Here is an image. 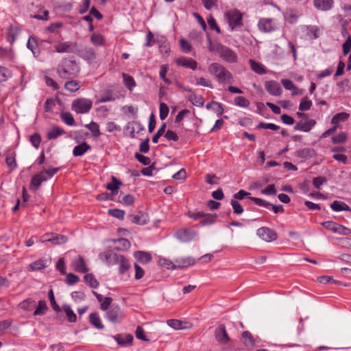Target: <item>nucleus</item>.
<instances>
[{
  "label": "nucleus",
  "instance_id": "obj_1",
  "mask_svg": "<svg viewBox=\"0 0 351 351\" xmlns=\"http://www.w3.org/2000/svg\"><path fill=\"white\" fill-rule=\"evenodd\" d=\"M99 257L109 266L117 265L120 274H125L131 268L130 263L125 256L111 250L100 253Z\"/></svg>",
  "mask_w": 351,
  "mask_h": 351
},
{
  "label": "nucleus",
  "instance_id": "obj_2",
  "mask_svg": "<svg viewBox=\"0 0 351 351\" xmlns=\"http://www.w3.org/2000/svg\"><path fill=\"white\" fill-rule=\"evenodd\" d=\"M60 169V167H47V168H45L40 172L35 174L31 179L29 189L33 191H38L42 183L52 178Z\"/></svg>",
  "mask_w": 351,
  "mask_h": 351
},
{
  "label": "nucleus",
  "instance_id": "obj_3",
  "mask_svg": "<svg viewBox=\"0 0 351 351\" xmlns=\"http://www.w3.org/2000/svg\"><path fill=\"white\" fill-rule=\"evenodd\" d=\"M208 72L215 76L219 84L232 83L233 76L222 64L214 62L208 66Z\"/></svg>",
  "mask_w": 351,
  "mask_h": 351
},
{
  "label": "nucleus",
  "instance_id": "obj_4",
  "mask_svg": "<svg viewBox=\"0 0 351 351\" xmlns=\"http://www.w3.org/2000/svg\"><path fill=\"white\" fill-rule=\"evenodd\" d=\"M80 67L75 60L65 59L57 67V73L62 79H68L76 76Z\"/></svg>",
  "mask_w": 351,
  "mask_h": 351
},
{
  "label": "nucleus",
  "instance_id": "obj_5",
  "mask_svg": "<svg viewBox=\"0 0 351 351\" xmlns=\"http://www.w3.org/2000/svg\"><path fill=\"white\" fill-rule=\"evenodd\" d=\"M93 106L91 100L86 98H80L72 103V109L77 114H85L90 111Z\"/></svg>",
  "mask_w": 351,
  "mask_h": 351
},
{
  "label": "nucleus",
  "instance_id": "obj_6",
  "mask_svg": "<svg viewBox=\"0 0 351 351\" xmlns=\"http://www.w3.org/2000/svg\"><path fill=\"white\" fill-rule=\"evenodd\" d=\"M258 30L263 33H271L278 29L276 20L271 18H261L258 22Z\"/></svg>",
  "mask_w": 351,
  "mask_h": 351
},
{
  "label": "nucleus",
  "instance_id": "obj_7",
  "mask_svg": "<svg viewBox=\"0 0 351 351\" xmlns=\"http://www.w3.org/2000/svg\"><path fill=\"white\" fill-rule=\"evenodd\" d=\"M229 27L232 31L235 27L242 25V14L237 9L230 10L226 14Z\"/></svg>",
  "mask_w": 351,
  "mask_h": 351
},
{
  "label": "nucleus",
  "instance_id": "obj_8",
  "mask_svg": "<svg viewBox=\"0 0 351 351\" xmlns=\"http://www.w3.org/2000/svg\"><path fill=\"white\" fill-rule=\"evenodd\" d=\"M257 236L263 241L270 243L274 241L278 238L276 232L268 227H261L256 231Z\"/></svg>",
  "mask_w": 351,
  "mask_h": 351
},
{
  "label": "nucleus",
  "instance_id": "obj_9",
  "mask_svg": "<svg viewBox=\"0 0 351 351\" xmlns=\"http://www.w3.org/2000/svg\"><path fill=\"white\" fill-rule=\"evenodd\" d=\"M106 318L112 323H119L123 317L120 306H113L106 311Z\"/></svg>",
  "mask_w": 351,
  "mask_h": 351
},
{
  "label": "nucleus",
  "instance_id": "obj_10",
  "mask_svg": "<svg viewBox=\"0 0 351 351\" xmlns=\"http://www.w3.org/2000/svg\"><path fill=\"white\" fill-rule=\"evenodd\" d=\"M302 15V12L295 8H287L283 12L284 20L289 24L296 23Z\"/></svg>",
  "mask_w": 351,
  "mask_h": 351
},
{
  "label": "nucleus",
  "instance_id": "obj_11",
  "mask_svg": "<svg viewBox=\"0 0 351 351\" xmlns=\"http://www.w3.org/2000/svg\"><path fill=\"white\" fill-rule=\"evenodd\" d=\"M67 238L64 235H59L55 233H47L42 236L40 239L41 243L51 242L55 245L66 243Z\"/></svg>",
  "mask_w": 351,
  "mask_h": 351
},
{
  "label": "nucleus",
  "instance_id": "obj_12",
  "mask_svg": "<svg viewBox=\"0 0 351 351\" xmlns=\"http://www.w3.org/2000/svg\"><path fill=\"white\" fill-rule=\"evenodd\" d=\"M265 88L271 95L280 96L282 89L280 84L274 80H269L265 83Z\"/></svg>",
  "mask_w": 351,
  "mask_h": 351
},
{
  "label": "nucleus",
  "instance_id": "obj_13",
  "mask_svg": "<svg viewBox=\"0 0 351 351\" xmlns=\"http://www.w3.org/2000/svg\"><path fill=\"white\" fill-rule=\"evenodd\" d=\"M219 55L223 60L230 63H234L237 60V56L235 52L226 46H223Z\"/></svg>",
  "mask_w": 351,
  "mask_h": 351
},
{
  "label": "nucleus",
  "instance_id": "obj_14",
  "mask_svg": "<svg viewBox=\"0 0 351 351\" xmlns=\"http://www.w3.org/2000/svg\"><path fill=\"white\" fill-rule=\"evenodd\" d=\"M73 269L79 273L85 274L88 271V267L82 256H79L72 261Z\"/></svg>",
  "mask_w": 351,
  "mask_h": 351
},
{
  "label": "nucleus",
  "instance_id": "obj_15",
  "mask_svg": "<svg viewBox=\"0 0 351 351\" xmlns=\"http://www.w3.org/2000/svg\"><path fill=\"white\" fill-rule=\"evenodd\" d=\"M76 44L72 42L60 43L55 46V51L57 53H72L73 52Z\"/></svg>",
  "mask_w": 351,
  "mask_h": 351
},
{
  "label": "nucleus",
  "instance_id": "obj_16",
  "mask_svg": "<svg viewBox=\"0 0 351 351\" xmlns=\"http://www.w3.org/2000/svg\"><path fill=\"white\" fill-rule=\"evenodd\" d=\"M315 8L319 10L327 12L334 6L333 0H313Z\"/></svg>",
  "mask_w": 351,
  "mask_h": 351
},
{
  "label": "nucleus",
  "instance_id": "obj_17",
  "mask_svg": "<svg viewBox=\"0 0 351 351\" xmlns=\"http://www.w3.org/2000/svg\"><path fill=\"white\" fill-rule=\"evenodd\" d=\"M129 217L132 223L137 225H145L149 222L148 215L141 211L136 215H131Z\"/></svg>",
  "mask_w": 351,
  "mask_h": 351
},
{
  "label": "nucleus",
  "instance_id": "obj_18",
  "mask_svg": "<svg viewBox=\"0 0 351 351\" xmlns=\"http://www.w3.org/2000/svg\"><path fill=\"white\" fill-rule=\"evenodd\" d=\"M215 334L216 339L221 343H226L230 341L226 326L223 324L219 326V327L215 330Z\"/></svg>",
  "mask_w": 351,
  "mask_h": 351
},
{
  "label": "nucleus",
  "instance_id": "obj_19",
  "mask_svg": "<svg viewBox=\"0 0 351 351\" xmlns=\"http://www.w3.org/2000/svg\"><path fill=\"white\" fill-rule=\"evenodd\" d=\"M315 123L316 122L313 119H307L304 121H300L295 125L294 130L308 132L312 129Z\"/></svg>",
  "mask_w": 351,
  "mask_h": 351
},
{
  "label": "nucleus",
  "instance_id": "obj_20",
  "mask_svg": "<svg viewBox=\"0 0 351 351\" xmlns=\"http://www.w3.org/2000/svg\"><path fill=\"white\" fill-rule=\"evenodd\" d=\"M176 64L178 66L195 70L197 68V63L195 60L190 58L181 57L176 60Z\"/></svg>",
  "mask_w": 351,
  "mask_h": 351
},
{
  "label": "nucleus",
  "instance_id": "obj_21",
  "mask_svg": "<svg viewBox=\"0 0 351 351\" xmlns=\"http://www.w3.org/2000/svg\"><path fill=\"white\" fill-rule=\"evenodd\" d=\"M175 269L177 267H187L193 266L195 263V260L190 256L188 257H180L175 260Z\"/></svg>",
  "mask_w": 351,
  "mask_h": 351
},
{
  "label": "nucleus",
  "instance_id": "obj_22",
  "mask_svg": "<svg viewBox=\"0 0 351 351\" xmlns=\"http://www.w3.org/2000/svg\"><path fill=\"white\" fill-rule=\"evenodd\" d=\"M249 64L251 69L258 75H264L267 73L265 66L252 59H250Z\"/></svg>",
  "mask_w": 351,
  "mask_h": 351
},
{
  "label": "nucleus",
  "instance_id": "obj_23",
  "mask_svg": "<svg viewBox=\"0 0 351 351\" xmlns=\"http://www.w3.org/2000/svg\"><path fill=\"white\" fill-rule=\"evenodd\" d=\"M207 44L208 50L210 52L217 53L218 54L220 53L222 48L224 46L217 41L213 42L209 36H207Z\"/></svg>",
  "mask_w": 351,
  "mask_h": 351
},
{
  "label": "nucleus",
  "instance_id": "obj_24",
  "mask_svg": "<svg viewBox=\"0 0 351 351\" xmlns=\"http://www.w3.org/2000/svg\"><path fill=\"white\" fill-rule=\"evenodd\" d=\"M330 208L333 211H351L350 206L343 202L335 200L330 204Z\"/></svg>",
  "mask_w": 351,
  "mask_h": 351
},
{
  "label": "nucleus",
  "instance_id": "obj_25",
  "mask_svg": "<svg viewBox=\"0 0 351 351\" xmlns=\"http://www.w3.org/2000/svg\"><path fill=\"white\" fill-rule=\"evenodd\" d=\"M167 323L169 326L175 330H182L190 328V326H186L188 324L187 322L178 319H169Z\"/></svg>",
  "mask_w": 351,
  "mask_h": 351
},
{
  "label": "nucleus",
  "instance_id": "obj_26",
  "mask_svg": "<svg viewBox=\"0 0 351 351\" xmlns=\"http://www.w3.org/2000/svg\"><path fill=\"white\" fill-rule=\"evenodd\" d=\"M27 47L32 52L34 57H37L39 55L40 51L38 48V44L36 38L29 36L27 43Z\"/></svg>",
  "mask_w": 351,
  "mask_h": 351
},
{
  "label": "nucleus",
  "instance_id": "obj_27",
  "mask_svg": "<svg viewBox=\"0 0 351 351\" xmlns=\"http://www.w3.org/2000/svg\"><path fill=\"white\" fill-rule=\"evenodd\" d=\"M176 237L182 242H187L193 239L191 232L186 229L177 231L176 233Z\"/></svg>",
  "mask_w": 351,
  "mask_h": 351
},
{
  "label": "nucleus",
  "instance_id": "obj_28",
  "mask_svg": "<svg viewBox=\"0 0 351 351\" xmlns=\"http://www.w3.org/2000/svg\"><path fill=\"white\" fill-rule=\"evenodd\" d=\"M206 108L207 110H213L217 113L218 117H220L223 112V105L217 101H212L208 103L206 105Z\"/></svg>",
  "mask_w": 351,
  "mask_h": 351
},
{
  "label": "nucleus",
  "instance_id": "obj_29",
  "mask_svg": "<svg viewBox=\"0 0 351 351\" xmlns=\"http://www.w3.org/2000/svg\"><path fill=\"white\" fill-rule=\"evenodd\" d=\"M134 257L137 261L139 262L146 264L151 261L152 260V256L149 253L143 252V251H138L134 254Z\"/></svg>",
  "mask_w": 351,
  "mask_h": 351
},
{
  "label": "nucleus",
  "instance_id": "obj_30",
  "mask_svg": "<svg viewBox=\"0 0 351 351\" xmlns=\"http://www.w3.org/2000/svg\"><path fill=\"white\" fill-rule=\"evenodd\" d=\"M64 133L65 132L62 128L58 126H53L51 130L48 131L47 138L48 139H56Z\"/></svg>",
  "mask_w": 351,
  "mask_h": 351
},
{
  "label": "nucleus",
  "instance_id": "obj_31",
  "mask_svg": "<svg viewBox=\"0 0 351 351\" xmlns=\"http://www.w3.org/2000/svg\"><path fill=\"white\" fill-rule=\"evenodd\" d=\"M89 322L97 329H103L104 327L101 322L100 317L97 313H92L89 315Z\"/></svg>",
  "mask_w": 351,
  "mask_h": 351
},
{
  "label": "nucleus",
  "instance_id": "obj_32",
  "mask_svg": "<svg viewBox=\"0 0 351 351\" xmlns=\"http://www.w3.org/2000/svg\"><path fill=\"white\" fill-rule=\"evenodd\" d=\"M114 339L117 341L118 344L121 346H125L127 344H131L133 341V336L132 335H126L122 337L119 335L114 337Z\"/></svg>",
  "mask_w": 351,
  "mask_h": 351
},
{
  "label": "nucleus",
  "instance_id": "obj_33",
  "mask_svg": "<svg viewBox=\"0 0 351 351\" xmlns=\"http://www.w3.org/2000/svg\"><path fill=\"white\" fill-rule=\"evenodd\" d=\"M306 36L311 39H316L319 37V28L315 25H306Z\"/></svg>",
  "mask_w": 351,
  "mask_h": 351
},
{
  "label": "nucleus",
  "instance_id": "obj_34",
  "mask_svg": "<svg viewBox=\"0 0 351 351\" xmlns=\"http://www.w3.org/2000/svg\"><path fill=\"white\" fill-rule=\"evenodd\" d=\"M48 310L47 303L44 300H40L38 303V306L34 312V315H43Z\"/></svg>",
  "mask_w": 351,
  "mask_h": 351
},
{
  "label": "nucleus",
  "instance_id": "obj_35",
  "mask_svg": "<svg viewBox=\"0 0 351 351\" xmlns=\"http://www.w3.org/2000/svg\"><path fill=\"white\" fill-rule=\"evenodd\" d=\"M189 100L194 105L198 107H202L204 104V100L200 95L192 93L188 97Z\"/></svg>",
  "mask_w": 351,
  "mask_h": 351
},
{
  "label": "nucleus",
  "instance_id": "obj_36",
  "mask_svg": "<svg viewBox=\"0 0 351 351\" xmlns=\"http://www.w3.org/2000/svg\"><path fill=\"white\" fill-rule=\"evenodd\" d=\"M349 116V114L346 112L337 113L332 118L331 123L338 125L339 122L346 121Z\"/></svg>",
  "mask_w": 351,
  "mask_h": 351
},
{
  "label": "nucleus",
  "instance_id": "obj_37",
  "mask_svg": "<svg viewBox=\"0 0 351 351\" xmlns=\"http://www.w3.org/2000/svg\"><path fill=\"white\" fill-rule=\"evenodd\" d=\"M84 280L86 283L92 288L96 289L99 286L98 281L92 274H86L84 277Z\"/></svg>",
  "mask_w": 351,
  "mask_h": 351
},
{
  "label": "nucleus",
  "instance_id": "obj_38",
  "mask_svg": "<svg viewBox=\"0 0 351 351\" xmlns=\"http://www.w3.org/2000/svg\"><path fill=\"white\" fill-rule=\"evenodd\" d=\"M63 310L70 322H75L77 316L69 305H64Z\"/></svg>",
  "mask_w": 351,
  "mask_h": 351
},
{
  "label": "nucleus",
  "instance_id": "obj_39",
  "mask_svg": "<svg viewBox=\"0 0 351 351\" xmlns=\"http://www.w3.org/2000/svg\"><path fill=\"white\" fill-rule=\"evenodd\" d=\"M216 217L217 215L205 213V216L201 219L200 224L202 226L213 224L215 222Z\"/></svg>",
  "mask_w": 351,
  "mask_h": 351
},
{
  "label": "nucleus",
  "instance_id": "obj_40",
  "mask_svg": "<svg viewBox=\"0 0 351 351\" xmlns=\"http://www.w3.org/2000/svg\"><path fill=\"white\" fill-rule=\"evenodd\" d=\"M123 78V82L125 86L130 90H132L134 87L136 86V82L132 76L128 75L125 73L122 74Z\"/></svg>",
  "mask_w": 351,
  "mask_h": 351
},
{
  "label": "nucleus",
  "instance_id": "obj_41",
  "mask_svg": "<svg viewBox=\"0 0 351 351\" xmlns=\"http://www.w3.org/2000/svg\"><path fill=\"white\" fill-rule=\"evenodd\" d=\"M35 305V301L32 298L26 299L19 304V307L25 311H31Z\"/></svg>",
  "mask_w": 351,
  "mask_h": 351
},
{
  "label": "nucleus",
  "instance_id": "obj_42",
  "mask_svg": "<svg viewBox=\"0 0 351 351\" xmlns=\"http://www.w3.org/2000/svg\"><path fill=\"white\" fill-rule=\"evenodd\" d=\"M60 117L62 120L69 126H73L75 123L74 118L70 112H62Z\"/></svg>",
  "mask_w": 351,
  "mask_h": 351
},
{
  "label": "nucleus",
  "instance_id": "obj_43",
  "mask_svg": "<svg viewBox=\"0 0 351 351\" xmlns=\"http://www.w3.org/2000/svg\"><path fill=\"white\" fill-rule=\"evenodd\" d=\"M121 182L118 180L114 176L112 177V182L106 184V189L112 192L117 191L121 186Z\"/></svg>",
  "mask_w": 351,
  "mask_h": 351
},
{
  "label": "nucleus",
  "instance_id": "obj_44",
  "mask_svg": "<svg viewBox=\"0 0 351 351\" xmlns=\"http://www.w3.org/2000/svg\"><path fill=\"white\" fill-rule=\"evenodd\" d=\"M79 83L75 80L68 81L64 84V88L67 90L74 93L79 90L80 88Z\"/></svg>",
  "mask_w": 351,
  "mask_h": 351
},
{
  "label": "nucleus",
  "instance_id": "obj_45",
  "mask_svg": "<svg viewBox=\"0 0 351 351\" xmlns=\"http://www.w3.org/2000/svg\"><path fill=\"white\" fill-rule=\"evenodd\" d=\"M12 72L7 68L0 66V83L11 77Z\"/></svg>",
  "mask_w": 351,
  "mask_h": 351
},
{
  "label": "nucleus",
  "instance_id": "obj_46",
  "mask_svg": "<svg viewBox=\"0 0 351 351\" xmlns=\"http://www.w3.org/2000/svg\"><path fill=\"white\" fill-rule=\"evenodd\" d=\"M46 263L44 260L39 259L38 261H36L33 262L32 264L29 265V268L31 270L36 271V270H40L43 269L46 267Z\"/></svg>",
  "mask_w": 351,
  "mask_h": 351
},
{
  "label": "nucleus",
  "instance_id": "obj_47",
  "mask_svg": "<svg viewBox=\"0 0 351 351\" xmlns=\"http://www.w3.org/2000/svg\"><path fill=\"white\" fill-rule=\"evenodd\" d=\"M83 53H84V58L87 60L92 61V60H95L96 58V54H95L94 49L90 47H86L83 50Z\"/></svg>",
  "mask_w": 351,
  "mask_h": 351
},
{
  "label": "nucleus",
  "instance_id": "obj_48",
  "mask_svg": "<svg viewBox=\"0 0 351 351\" xmlns=\"http://www.w3.org/2000/svg\"><path fill=\"white\" fill-rule=\"evenodd\" d=\"M250 104V101L242 96L237 97L234 99V104L241 108H247L249 106Z\"/></svg>",
  "mask_w": 351,
  "mask_h": 351
},
{
  "label": "nucleus",
  "instance_id": "obj_49",
  "mask_svg": "<svg viewBox=\"0 0 351 351\" xmlns=\"http://www.w3.org/2000/svg\"><path fill=\"white\" fill-rule=\"evenodd\" d=\"M334 233L348 236L351 234V230L346 226L337 223Z\"/></svg>",
  "mask_w": 351,
  "mask_h": 351
},
{
  "label": "nucleus",
  "instance_id": "obj_50",
  "mask_svg": "<svg viewBox=\"0 0 351 351\" xmlns=\"http://www.w3.org/2000/svg\"><path fill=\"white\" fill-rule=\"evenodd\" d=\"M89 149L90 146L84 142L75 146L73 150V154H84Z\"/></svg>",
  "mask_w": 351,
  "mask_h": 351
},
{
  "label": "nucleus",
  "instance_id": "obj_51",
  "mask_svg": "<svg viewBox=\"0 0 351 351\" xmlns=\"http://www.w3.org/2000/svg\"><path fill=\"white\" fill-rule=\"evenodd\" d=\"M159 111H160V119L161 120H165L169 114V108L166 104L160 103V107H159Z\"/></svg>",
  "mask_w": 351,
  "mask_h": 351
},
{
  "label": "nucleus",
  "instance_id": "obj_52",
  "mask_svg": "<svg viewBox=\"0 0 351 351\" xmlns=\"http://www.w3.org/2000/svg\"><path fill=\"white\" fill-rule=\"evenodd\" d=\"M347 140V134L346 132H340L339 134L332 137V142L334 144L343 143Z\"/></svg>",
  "mask_w": 351,
  "mask_h": 351
},
{
  "label": "nucleus",
  "instance_id": "obj_53",
  "mask_svg": "<svg viewBox=\"0 0 351 351\" xmlns=\"http://www.w3.org/2000/svg\"><path fill=\"white\" fill-rule=\"evenodd\" d=\"M86 127L90 130L93 135L95 137H98L100 135L99 125L93 121L86 125Z\"/></svg>",
  "mask_w": 351,
  "mask_h": 351
},
{
  "label": "nucleus",
  "instance_id": "obj_54",
  "mask_svg": "<svg viewBox=\"0 0 351 351\" xmlns=\"http://www.w3.org/2000/svg\"><path fill=\"white\" fill-rule=\"evenodd\" d=\"M312 106V101L306 98L301 100L298 109L300 111L308 110Z\"/></svg>",
  "mask_w": 351,
  "mask_h": 351
},
{
  "label": "nucleus",
  "instance_id": "obj_55",
  "mask_svg": "<svg viewBox=\"0 0 351 351\" xmlns=\"http://www.w3.org/2000/svg\"><path fill=\"white\" fill-rule=\"evenodd\" d=\"M326 182H327V179H326V178H325L324 176H317V177L313 178V180H312L313 186L317 189H319L321 186L323 184L326 183Z\"/></svg>",
  "mask_w": 351,
  "mask_h": 351
},
{
  "label": "nucleus",
  "instance_id": "obj_56",
  "mask_svg": "<svg viewBox=\"0 0 351 351\" xmlns=\"http://www.w3.org/2000/svg\"><path fill=\"white\" fill-rule=\"evenodd\" d=\"M108 213L119 219H123L125 216V211L118 208L110 209L108 210Z\"/></svg>",
  "mask_w": 351,
  "mask_h": 351
},
{
  "label": "nucleus",
  "instance_id": "obj_57",
  "mask_svg": "<svg viewBox=\"0 0 351 351\" xmlns=\"http://www.w3.org/2000/svg\"><path fill=\"white\" fill-rule=\"evenodd\" d=\"M230 204L235 214L241 215L243 213V208L238 201L232 199L230 202Z\"/></svg>",
  "mask_w": 351,
  "mask_h": 351
},
{
  "label": "nucleus",
  "instance_id": "obj_58",
  "mask_svg": "<svg viewBox=\"0 0 351 351\" xmlns=\"http://www.w3.org/2000/svg\"><path fill=\"white\" fill-rule=\"evenodd\" d=\"M258 129H268V130H278L280 129V127L274 123H264L261 122L257 125Z\"/></svg>",
  "mask_w": 351,
  "mask_h": 351
},
{
  "label": "nucleus",
  "instance_id": "obj_59",
  "mask_svg": "<svg viewBox=\"0 0 351 351\" xmlns=\"http://www.w3.org/2000/svg\"><path fill=\"white\" fill-rule=\"evenodd\" d=\"M92 43L97 46H101L104 45V38L99 34H93L90 37Z\"/></svg>",
  "mask_w": 351,
  "mask_h": 351
},
{
  "label": "nucleus",
  "instance_id": "obj_60",
  "mask_svg": "<svg viewBox=\"0 0 351 351\" xmlns=\"http://www.w3.org/2000/svg\"><path fill=\"white\" fill-rule=\"evenodd\" d=\"M180 48H181V50L182 51V52L186 53L191 52V51L192 49V46L189 43V41H187L184 38H182L180 40Z\"/></svg>",
  "mask_w": 351,
  "mask_h": 351
},
{
  "label": "nucleus",
  "instance_id": "obj_61",
  "mask_svg": "<svg viewBox=\"0 0 351 351\" xmlns=\"http://www.w3.org/2000/svg\"><path fill=\"white\" fill-rule=\"evenodd\" d=\"M261 193L265 195H276L277 191L276 189V186L274 184H269L267 187L262 189Z\"/></svg>",
  "mask_w": 351,
  "mask_h": 351
},
{
  "label": "nucleus",
  "instance_id": "obj_62",
  "mask_svg": "<svg viewBox=\"0 0 351 351\" xmlns=\"http://www.w3.org/2000/svg\"><path fill=\"white\" fill-rule=\"evenodd\" d=\"M158 263L160 266L166 267L167 269H175V263H172L171 261L165 258H160L158 261Z\"/></svg>",
  "mask_w": 351,
  "mask_h": 351
},
{
  "label": "nucleus",
  "instance_id": "obj_63",
  "mask_svg": "<svg viewBox=\"0 0 351 351\" xmlns=\"http://www.w3.org/2000/svg\"><path fill=\"white\" fill-rule=\"evenodd\" d=\"M251 193L247 192L243 189L239 190L237 193H234L233 195V199L235 200H241L245 197H250Z\"/></svg>",
  "mask_w": 351,
  "mask_h": 351
},
{
  "label": "nucleus",
  "instance_id": "obj_64",
  "mask_svg": "<svg viewBox=\"0 0 351 351\" xmlns=\"http://www.w3.org/2000/svg\"><path fill=\"white\" fill-rule=\"evenodd\" d=\"M281 84H282V86H284V88L286 90H297V87L295 86L293 82L291 80H290L282 79L281 80Z\"/></svg>",
  "mask_w": 351,
  "mask_h": 351
}]
</instances>
